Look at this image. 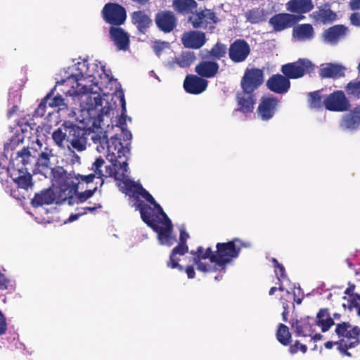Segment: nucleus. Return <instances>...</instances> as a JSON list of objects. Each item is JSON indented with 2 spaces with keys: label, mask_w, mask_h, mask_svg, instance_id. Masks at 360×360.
Here are the masks:
<instances>
[{
  "label": "nucleus",
  "mask_w": 360,
  "mask_h": 360,
  "mask_svg": "<svg viewBox=\"0 0 360 360\" xmlns=\"http://www.w3.org/2000/svg\"><path fill=\"white\" fill-rule=\"evenodd\" d=\"M100 143L107 145V152L111 165L105 166L106 176L113 177L115 180L122 181L127 176L128 170V157L129 149L122 146L121 141L115 137L110 140L103 136L99 137Z\"/></svg>",
  "instance_id": "f257e3e1"
},
{
  "label": "nucleus",
  "mask_w": 360,
  "mask_h": 360,
  "mask_svg": "<svg viewBox=\"0 0 360 360\" xmlns=\"http://www.w3.org/2000/svg\"><path fill=\"white\" fill-rule=\"evenodd\" d=\"M359 345H360V328L352 325L349 322L342 321L335 324L331 340L326 342L324 347L331 349L336 346L338 351L342 356L351 357L352 354L348 350Z\"/></svg>",
  "instance_id": "f03ea898"
},
{
  "label": "nucleus",
  "mask_w": 360,
  "mask_h": 360,
  "mask_svg": "<svg viewBox=\"0 0 360 360\" xmlns=\"http://www.w3.org/2000/svg\"><path fill=\"white\" fill-rule=\"evenodd\" d=\"M54 143L60 148L71 146L77 151L86 149V137L85 131L76 124H63L52 133Z\"/></svg>",
  "instance_id": "7ed1b4c3"
},
{
  "label": "nucleus",
  "mask_w": 360,
  "mask_h": 360,
  "mask_svg": "<svg viewBox=\"0 0 360 360\" xmlns=\"http://www.w3.org/2000/svg\"><path fill=\"white\" fill-rule=\"evenodd\" d=\"M53 180L56 186L54 190L55 203L61 205L68 202L69 205L73 204L74 195L77 193V183H72L73 176L68 173L63 167H56L51 169Z\"/></svg>",
  "instance_id": "20e7f679"
},
{
  "label": "nucleus",
  "mask_w": 360,
  "mask_h": 360,
  "mask_svg": "<svg viewBox=\"0 0 360 360\" xmlns=\"http://www.w3.org/2000/svg\"><path fill=\"white\" fill-rule=\"evenodd\" d=\"M248 247L249 243H245L238 238H233L226 243H218L216 245L217 250H212L211 262L224 269L227 264L239 256L242 248Z\"/></svg>",
  "instance_id": "39448f33"
},
{
  "label": "nucleus",
  "mask_w": 360,
  "mask_h": 360,
  "mask_svg": "<svg viewBox=\"0 0 360 360\" xmlns=\"http://www.w3.org/2000/svg\"><path fill=\"white\" fill-rule=\"evenodd\" d=\"M31 158H34V157L32 155L29 148L23 147L20 150L18 151L15 158L13 160V165L15 164V162H17V165H18L19 162L22 165V167L17 169L18 172L22 173V174L13 177V179L18 185V187L25 190H27L30 187L31 188L33 186L32 176L27 172V168L26 167L27 165L30 163Z\"/></svg>",
  "instance_id": "423d86ee"
},
{
  "label": "nucleus",
  "mask_w": 360,
  "mask_h": 360,
  "mask_svg": "<svg viewBox=\"0 0 360 360\" xmlns=\"http://www.w3.org/2000/svg\"><path fill=\"white\" fill-rule=\"evenodd\" d=\"M315 70V65L307 58H299L297 60L284 64L281 68V72L290 79H297L306 75H310Z\"/></svg>",
  "instance_id": "0eeeda50"
},
{
  "label": "nucleus",
  "mask_w": 360,
  "mask_h": 360,
  "mask_svg": "<svg viewBox=\"0 0 360 360\" xmlns=\"http://www.w3.org/2000/svg\"><path fill=\"white\" fill-rule=\"evenodd\" d=\"M220 21L217 14L211 9L205 8L191 15L188 22L195 29H203L212 32L215 29V25Z\"/></svg>",
  "instance_id": "6e6552de"
},
{
  "label": "nucleus",
  "mask_w": 360,
  "mask_h": 360,
  "mask_svg": "<svg viewBox=\"0 0 360 360\" xmlns=\"http://www.w3.org/2000/svg\"><path fill=\"white\" fill-rule=\"evenodd\" d=\"M101 15L105 22L114 27L123 25L127 16L126 9L124 6L117 3L112 2L105 4L101 11Z\"/></svg>",
  "instance_id": "1a4fd4ad"
},
{
  "label": "nucleus",
  "mask_w": 360,
  "mask_h": 360,
  "mask_svg": "<svg viewBox=\"0 0 360 360\" xmlns=\"http://www.w3.org/2000/svg\"><path fill=\"white\" fill-rule=\"evenodd\" d=\"M264 82V72L262 70L252 68H247L240 80L242 90L247 93H254Z\"/></svg>",
  "instance_id": "9d476101"
},
{
  "label": "nucleus",
  "mask_w": 360,
  "mask_h": 360,
  "mask_svg": "<svg viewBox=\"0 0 360 360\" xmlns=\"http://www.w3.org/2000/svg\"><path fill=\"white\" fill-rule=\"evenodd\" d=\"M304 18V15L280 13L273 15L269 19V23L273 27L274 31L278 32L294 27Z\"/></svg>",
  "instance_id": "9b49d317"
},
{
  "label": "nucleus",
  "mask_w": 360,
  "mask_h": 360,
  "mask_svg": "<svg viewBox=\"0 0 360 360\" xmlns=\"http://www.w3.org/2000/svg\"><path fill=\"white\" fill-rule=\"evenodd\" d=\"M251 53L248 41L243 39L234 40L228 49L229 59L233 63H241L247 60Z\"/></svg>",
  "instance_id": "f8f14e48"
},
{
  "label": "nucleus",
  "mask_w": 360,
  "mask_h": 360,
  "mask_svg": "<svg viewBox=\"0 0 360 360\" xmlns=\"http://www.w3.org/2000/svg\"><path fill=\"white\" fill-rule=\"evenodd\" d=\"M326 108L330 111L344 112L350 107L349 100L342 91H335L329 94L323 101Z\"/></svg>",
  "instance_id": "ddd939ff"
},
{
  "label": "nucleus",
  "mask_w": 360,
  "mask_h": 360,
  "mask_svg": "<svg viewBox=\"0 0 360 360\" xmlns=\"http://www.w3.org/2000/svg\"><path fill=\"white\" fill-rule=\"evenodd\" d=\"M160 214L164 220L163 223L165 226H160V221H159L150 228L153 229V230L158 234V239L160 240L161 244L171 246L176 241L175 238L172 236V221L165 212L164 213H161Z\"/></svg>",
  "instance_id": "4468645a"
},
{
  "label": "nucleus",
  "mask_w": 360,
  "mask_h": 360,
  "mask_svg": "<svg viewBox=\"0 0 360 360\" xmlns=\"http://www.w3.org/2000/svg\"><path fill=\"white\" fill-rule=\"evenodd\" d=\"M175 14L169 10L160 11L155 16V23L159 30L164 33L172 32L177 26Z\"/></svg>",
  "instance_id": "2eb2a0df"
},
{
  "label": "nucleus",
  "mask_w": 360,
  "mask_h": 360,
  "mask_svg": "<svg viewBox=\"0 0 360 360\" xmlns=\"http://www.w3.org/2000/svg\"><path fill=\"white\" fill-rule=\"evenodd\" d=\"M279 100L274 96H263L257 108L258 116L264 121L271 119L277 110Z\"/></svg>",
  "instance_id": "dca6fc26"
},
{
  "label": "nucleus",
  "mask_w": 360,
  "mask_h": 360,
  "mask_svg": "<svg viewBox=\"0 0 360 360\" xmlns=\"http://www.w3.org/2000/svg\"><path fill=\"white\" fill-rule=\"evenodd\" d=\"M291 326L297 336H311L316 331L314 319L310 316L292 320Z\"/></svg>",
  "instance_id": "f3484780"
},
{
  "label": "nucleus",
  "mask_w": 360,
  "mask_h": 360,
  "mask_svg": "<svg viewBox=\"0 0 360 360\" xmlns=\"http://www.w3.org/2000/svg\"><path fill=\"white\" fill-rule=\"evenodd\" d=\"M181 41L185 48L198 49L204 46L207 41V39L204 32L197 30H191L182 34Z\"/></svg>",
  "instance_id": "a211bd4d"
},
{
  "label": "nucleus",
  "mask_w": 360,
  "mask_h": 360,
  "mask_svg": "<svg viewBox=\"0 0 360 360\" xmlns=\"http://www.w3.org/2000/svg\"><path fill=\"white\" fill-rule=\"evenodd\" d=\"M183 86L186 92L198 95L206 90L208 81L198 75H188L184 81Z\"/></svg>",
  "instance_id": "6ab92c4d"
},
{
  "label": "nucleus",
  "mask_w": 360,
  "mask_h": 360,
  "mask_svg": "<svg viewBox=\"0 0 360 360\" xmlns=\"http://www.w3.org/2000/svg\"><path fill=\"white\" fill-rule=\"evenodd\" d=\"M267 88L272 92L278 94H286L290 88V81L283 74H275L266 81Z\"/></svg>",
  "instance_id": "aec40b11"
},
{
  "label": "nucleus",
  "mask_w": 360,
  "mask_h": 360,
  "mask_svg": "<svg viewBox=\"0 0 360 360\" xmlns=\"http://www.w3.org/2000/svg\"><path fill=\"white\" fill-rule=\"evenodd\" d=\"M191 254L193 255V263L196 265L197 269L202 272H210L213 270L212 266L205 262H202V259H209L211 262L212 248H207L204 250L201 246L198 247L196 251L192 250Z\"/></svg>",
  "instance_id": "412c9836"
},
{
  "label": "nucleus",
  "mask_w": 360,
  "mask_h": 360,
  "mask_svg": "<svg viewBox=\"0 0 360 360\" xmlns=\"http://www.w3.org/2000/svg\"><path fill=\"white\" fill-rule=\"evenodd\" d=\"M219 65L213 60H202L195 67V72L202 78H213L219 72Z\"/></svg>",
  "instance_id": "4be33fe9"
},
{
  "label": "nucleus",
  "mask_w": 360,
  "mask_h": 360,
  "mask_svg": "<svg viewBox=\"0 0 360 360\" xmlns=\"http://www.w3.org/2000/svg\"><path fill=\"white\" fill-rule=\"evenodd\" d=\"M255 100V94L254 93H247L243 90L241 92H238L236 95L237 110L245 115L252 112Z\"/></svg>",
  "instance_id": "5701e85b"
},
{
  "label": "nucleus",
  "mask_w": 360,
  "mask_h": 360,
  "mask_svg": "<svg viewBox=\"0 0 360 360\" xmlns=\"http://www.w3.org/2000/svg\"><path fill=\"white\" fill-rule=\"evenodd\" d=\"M109 34L111 39L119 50L126 51L129 47V36L124 29L120 26L110 27Z\"/></svg>",
  "instance_id": "b1692460"
},
{
  "label": "nucleus",
  "mask_w": 360,
  "mask_h": 360,
  "mask_svg": "<svg viewBox=\"0 0 360 360\" xmlns=\"http://www.w3.org/2000/svg\"><path fill=\"white\" fill-rule=\"evenodd\" d=\"M285 6L288 11L298 15H303L314 8L311 0H290Z\"/></svg>",
  "instance_id": "393cba45"
},
{
  "label": "nucleus",
  "mask_w": 360,
  "mask_h": 360,
  "mask_svg": "<svg viewBox=\"0 0 360 360\" xmlns=\"http://www.w3.org/2000/svg\"><path fill=\"white\" fill-rule=\"evenodd\" d=\"M131 22L139 32L145 34L152 25V20L144 11H134L131 14Z\"/></svg>",
  "instance_id": "a878e982"
},
{
  "label": "nucleus",
  "mask_w": 360,
  "mask_h": 360,
  "mask_svg": "<svg viewBox=\"0 0 360 360\" xmlns=\"http://www.w3.org/2000/svg\"><path fill=\"white\" fill-rule=\"evenodd\" d=\"M188 252V246L187 244L179 243L172 250L169 255V259L167 262V266L170 269H177L179 271H183L184 270V266L179 264V259L176 258V256L177 255L183 256Z\"/></svg>",
  "instance_id": "bb28decb"
},
{
  "label": "nucleus",
  "mask_w": 360,
  "mask_h": 360,
  "mask_svg": "<svg viewBox=\"0 0 360 360\" xmlns=\"http://www.w3.org/2000/svg\"><path fill=\"white\" fill-rule=\"evenodd\" d=\"M341 125L347 129L354 130L360 125V106L355 107L349 112L345 114L342 119Z\"/></svg>",
  "instance_id": "cd10ccee"
},
{
  "label": "nucleus",
  "mask_w": 360,
  "mask_h": 360,
  "mask_svg": "<svg viewBox=\"0 0 360 360\" xmlns=\"http://www.w3.org/2000/svg\"><path fill=\"white\" fill-rule=\"evenodd\" d=\"M56 200L54 190L51 188L42 190L40 193H35L31 201L34 207H38L44 205H51Z\"/></svg>",
  "instance_id": "c85d7f7f"
},
{
  "label": "nucleus",
  "mask_w": 360,
  "mask_h": 360,
  "mask_svg": "<svg viewBox=\"0 0 360 360\" xmlns=\"http://www.w3.org/2000/svg\"><path fill=\"white\" fill-rule=\"evenodd\" d=\"M136 208L140 211L141 217L144 223L148 226L152 227L159 221L157 219L158 216H155L154 212L157 211L154 207L152 208L150 205L145 204L143 202H139Z\"/></svg>",
  "instance_id": "c756f323"
},
{
  "label": "nucleus",
  "mask_w": 360,
  "mask_h": 360,
  "mask_svg": "<svg viewBox=\"0 0 360 360\" xmlns=\"http://www.w3.org/2000/svg\"><path fill=\"white\" fill-rule=\"evenodd\" d=\"M314 321L316 326L320 327L323 333L328 331L332 326H335L336 324L326 308L321 309L318 311Z\"/></svg>",
  "instance_id": "7c9ffc66"
},
{
  "label": "nucleus",
  "mask_w": 360,
  "mask_h": 360,
  "mask_svg": "<svg viewBox=\"0 0 360 360\" xmlns=\"http://www.w3.org/2000/svg\"><path fill=\"white\" fill-rule=\"evenodd\" d=\"M345 68L338 64L328 63L319 70L321 78H340L345 76Z\"/></svg>",
  "instance_id": "2f4dec72"
},
{
  "label": "nucleus",
  "mask_w": 360,
  "mask_h": 360,
  "mask_svg": "<svg viewBox=\"0 0 360 360\" xmlns=\"http://www.w3.org/2000/svg\"><path fill=\"white\" fill-rule=\"evenodd\" d=\"M198 6L195 0H173L172 7L174 10L179 14L187 15L193 13Z\"/></svg>",
  "instance_id": "473e14b6"
},
{
  "label": "nucleus",
  "mask_w": 360,
  "mask_h": 360,
  "mask_svg": "<svg viewBox=\"0 0 360 360\" xmlns=\"http://www.w3.org/2000/svg\"><path fill=\"white\" fill-rule=\"evenodd\" d=\"M347 28L342 25H338L328 28L325 32L326 39L330 42H337L345 36Z\"/></svg>",
  "instance_id": "72a5a7b5"
},
{
  "label": "nucleus",
  "mask_w": 360,
  "mask_h": 360,
  "mask_svg": "<svg viewBox=\"0 0 360 360\" xmlns=\"http://www.w3.org/2000/svg\"><path fill=\"white\" fill-rule=\"evenodd\" d=\"M314 28L311 24H301L293 30V35L300 40L311 39L314 36Z\"/></svg>",
  "instance_id": "f704fd0d"
},
{
  "label": "nucleus",
  "mask_w": 360,
  "mask_h": 360,
  "mask_svg": "<svg viewBox=\"0 0 360 360\" xmlns=\"http://www.w3.org/2000/svg\"><path fill=\"white\" fill-rule=\"evenodd\" d=\"M277 340L283 346H288L291 342V333L289 328L283 323H280L276 333Z\"/></svg>",
  "instance_id": "c9c22d12"
},
{
  "label": "nucleus",
  "mask_w": 360,
  "mask_h": 360,
  "mask_svg": "<svg viewBox=\"0 0 360 360\" xmlns=\"http://www.w3.org/2000/svg\"><path fill=\"white\" fill-rule=\"evenodd\" d=\"M195 54L192 51H183L178 57L175 58V63L180 68H188L195 60Z\"/></svg>",
  "instance_id": "e433bc0d"
},
{
  "label": "nucleus",
  "mask_w": 360,
  "mask_h": 360,
  "mask_svg": "<svg viewBox=\"0 0 360 360\" xmlns=\"http://www.w3.org/2000/svg\"><path fill=\"white\" fill-rule=\"evenodd\" d=\"M226 45L221 42H217L208 51V56L213 60H217L226 56L227 53Z\"/></svg>",
  "instance_id": "4c0bfd02"
},
{
  "label": "nucleus",
  "mask_w": 360,
  "mask_h": 360,
  "mask_svg": "<svg viewBox=\"0 0 360 360\" xmlns=\"http://www.w3.org/2000/svg\"><path fill=\"white\" fill-rule=\"evenodd\" d=\"M136 193L141 195L147 202L153 205L154 208L157 210L158 214L164 213V210L161 206L155 200L154 198L141 185L136 186Z\"/></svg>",
  "instance_id": "58836bf2"
},
{
  "label": "nucleus",
  "mask_w": 360,
  "mask_h": 360,
  "mask_svg": "<svg viewBox=\"0 0 360 360\" xmlns=\"http://www.w3.org/2000/svg\"><path fill=\"white\" fill-rule=\"evenodd\" d=\"M246 20L252 24H257L264 20V11L258 8L248 10L245 14Z\"/></svg>",
  "instance_id": "ea45409f"
},
{
  "label": "nucleus",
  "mask_w": 360,
  "mask_h": 360,
  "mask_svg": "<svg viewBox=\"0 0 360 360\" xmlns=\"http://www.w3.org/2000/svg\"><path fill=\"white\" fill-rule=\"evenodd\" d=\"M52 150L48 148H44V151L41 152L37 160V165L42 169L50 167V158L53 157Z\"/></svg>",
  "instance_id": "a19ab883"
},
{
  "label": "nucleus",
  "mask_w": 360,
  "mask_h": 360,
  "mask_svg": "<svg viewBox=\"0 0 360 360\" xmlns=\"http://www.w3.org/2000/svg\"><path fill=\"white\" fill-rule=\"evenodd\" d=\"M83 89L84 91H82V94L86 97V100L87 101L86 105H88V110H92L102 105L103 101L100 95L94 94V96L92 97L91 94H86L87 91V88L86 86H84Z\"/></svg>",
  "instance_id": "79ce46f5"
},
{
  "label": "nucleus",
  "mask_w": 360,
  "mask_h": 360,
  "mask_svg": "<svg viewBox=\"0 0 360 360\" xmlns=\"http://www.w3.org/2000/svg\"><path fill=\"white\" fill-rule=\"evenodd\" d=\"M308 98L310 108L319 109L322 107L324 100H323V96H321L320 91H315L309 93Z\"/></svg>",
  "instance_id": "37998d69"
},
{
  "label": "nucleus",
  "mask_w": 360,
  "mask_h": 360,
  "mask_svg": "<svg viewBox=\"0 0 360 360\" xmlns=\"http://www.w3.org/2000/svg\"><path fill=\"white\" fill-rule=\"evenodd\" d=\"M53 89L49 92L46 96L41 101L37 108L34 110L33 116L35 117H41L46 113V109L47 108V101L51 98L53 94Z\"/></svg>",
  "instance_id": "c03bdc74"
},
{
  "label": "nucleus",
  "mask_w": 360,
  "mask_h": 360,
  "mask_svg": "<svg viewBox=\"0 0 360 360\" xmlns=\"http://www.w3.org/2000/svg\"><path fill=\"white\" fill-rule=\"evenodd\" d=\"M73 179H71L72 183H77V189L79 188V184L81 182H85L86 184H89L94 181V179L96 177L95 174H89L88 175H82V174H75L74 172H70Z\"/></svg>",
  "instance_id": "a18cd8bd"
},
{
  "label": "nucleus",
  "mask_w": 360,
  "mask_h": 360,
  "mask_svg": "<svg viewBox=\"0 0 360 360\" xmlns=\"http://www.w3.org/2000/svg\"><path fill=\"white\" fill-rule=\"evenodd\" d=\"M346 91L348 95L360 98V81H352L349 82L346 86Z\"/></svg>",
  "instance_id": "49530a36"
},
{
  "label": "nucleus",
  "mask_w": 360,
  "mask_h": 360,
  "mask_svg": "<svg viewBox=\"0 0 360 360\" xmlns=\"http://www.w3.org/2000/svg\"><path fill=\"white\" fill-rule=\"evenodd\" d=\"M104 164L105 160L101 157H99L96 159L91 165V169L94 171L93 174H95L98 179H102L105 176L101 169ZM105 176H107L106 174Z\"/></svg>",
  "instance_id": "de8ad7c7"
},
{
  "label": "nucleus",
  "mask_w": 360,
  "mask_h": 360,
  "mask_svg": "<svg viewBox=\"0 0 360 360\" xmlns=\"http://www.w3.org/2000/svg\"><path fill=\"white\" fill-rule=\"evenodd\" d=\"M49 106L51 108L58 107L60 110L67 109L68 105L65 103L64 98L60 95L53 96L49 99Z\"/></svg>",
  "instance_id": "09e8293b"
},
{
  "label": "nucleus",
  "mask_w": 360,
  "mask_h": 360,
  "mask_svg": "<svg viewBox=\"0 0 360 360\" xmlns=\"http://www.w3.org/2000/svg\"><path fill=\"white\" fill-rule=\"evenodd\" d=\"M298 351H301L303 354H304L307 351V347L306 345L300 343L299 340H296L294 344L290 345L289 352L291 354H295L297 353Z\"/></svg>",
  "instance_id": "8fccbe9b"
},
{
  "label": "nucleus",
  "mask_w": 360,
  "mask_h": 360,
  "mask_svg": "<svg viewBox=\"0 0 360 360\" xmlns=\"http://www.w3.org/2000/svg\"><path fill=\"white\" fill-rule=\"evenodd\" d=\"M96 190L97 187L96 186L93 189L86 190L84 192L79 193L77 195L78 202H84L89 198H91Z\"/></svg>",
  "instance_id": "3c124183"
},
{
  "label": "nucleus",
  "mask_w": 360,
  "mask_h": 360,
  "mask_svg": "<svg viewBox=\"0 0 360 360\" xmlns=\"http://www.w3.org/2000/svg\"><path fill=\"white\" fill-rule=\"evenodd\" d=\"M335 14L330 10H321L319 17L323 22L330 21L333 19Z\"/></svg>",
  "instance_id": "603ef678"
},
{
  "label": "nucleus",
  "mask_w": 360,
  "mask_h": 360,
  "mask_svg": "<svg viewBox=\"0 0 360 360\" xmlns=\"http://www.w3.org/2000/svg\"><path fill=\"white\" fill-rule=\"evenodd\" d=\"M349 309L351 310L354 308L359 307L360 305V295L355 293L349 300Z\"/></svg>",
  "instance_id": "864d4df0"
},
{
  "label": "nucleus",
  "mask_w": 360,
  "mask_h": 360,
  "mask_svg": "<svg viewBox=\"0 0 360 360\" xmlns=\"http://www.w3.org/2000/svg\"><path fill=\"white\" fill-rule=\"evenodd\" d=\"M125 188L127 192L132 193L133 194L136 193L135 191L136 190V186H140L141 185L135 184V183L130 180H125L123 181Z\"/></svg>",
  "instance_id": "5fc2aeb1"
},
{
  "label": "nucleus",
  "mask_w": 360,
  "mask_h": 360,
  "mask_svg": "<svg viewBox=\"0 0 360 360\" xmlns=\"http://www.w3.org/2000/svg\"><path fill=\"white\" fill-rule=\"evenodd\" d=\"M7 330V323L4 314L0 310V335Z\"/></svg>",
  "instance_id": "6e6d98bb"
},
{
  "label": "nucleus",
  "mask_w": 360,
  "mask_h": 360,
  "mask_svg": "<svg viewBox=\"0 0 360 360\" xmlns=\"http://www.w3.org/2000/svg\"><path fill=\"white\" fill-rule=\"evenodd\" d=\"M275 271L279 281H281V278H284L286 276L285 268L281 264H278Z\"/></svg>",
  "instance_id": "4d7b16f0"
},
{
  "label": "nucleus",
  "mask_w": 360,
  "mask_h": 360,
  "mask_svg": "<svg viewBox=\"0 0 360 360\" xmlns=\"http://www.w3.org/2000/svg\"><path fill=\"white\" fill-rule=\"evenodd\" d=\"M10 281L0 272V290H6L9 285Z\"/></svg>",
  "instance_id": "13d9d810"
},
{
  "label": "nucleus",
  "mask_w": 360,
  "mask_h": 360,
  "mask_svg": "<svg viewBox=\"0 0 360 360\" xmlns=\"http://www.w3.org/2000/svg\"><path fill=\"white\" fill-rule=\"evenodd\" d=\"M350 20L352 25L360 26V13H353L350 16Z\"/></svg>",
  "instance_id": "bf43d9fd"
},
{
  "label": "nucleus",
  "mask_w": 360,
  "mask_h": 360,
  "mask_svg": "<svg viewBox=\"0 0 360 360\" xmlns=\"http://www.w3.org/2000/svg\"><path fill=\"white\" fill-rule=\"evenodd\" d=\"M189 238L188 233L184 229H181L180 230L179 234V242L181 243L186 244V240Z\"/></svg>",
  "instance_id": "052dcab7"
},
{
  "label": "nucleus",
  "mask_w": 360,
  "mask_h": 360,
  "mask_svg": "<svg viewBox=\"0 0 360 360\" xmlns=\"http://www.w3.org/2000/svg\"><path fill=\"white\" fill-rule=\"evenodd\" d=\"M185 271L188 278L192 279L195 278V272L193 266H187L185 269Z\"/></svg>",
  "instance_id": "680f3d73"
},
{
  "label": "nucleus",
  "mask_w": 360,
  "mask_h": 360,
  "mask_svg": "<svg viewBox=\"0 0 360 360\" xmlns=\"http://www.w3.org/2000/svg\"><path fill=\"white\" fill-rule=\"evenodd\" d=\"M86 212H79L77 214H72L70 215L69 218L68 219V221L72 222L75 220H77L80 216H82L83 214H85Z\"/></svg>",
  "instance_id": "e2e57ef3"
},
{
  "label": "nucleus",
  "mask_w": 360,
  "mask_h": 360,
  "mask_svg": "<svg viewBox=\"0 0 360 360\" xmlns=\"http://www.w3.org/2000/svg\"><path fill=\"white\" fill-rule=\"evenodd\" d=\"M352 10H360V0H352L350 2Z\"/></svg>",
  "instance_id": "0e129e2a"
},
{
  "label": "nucleus",
  "mask_w": 360,
  "mask_h": 360,
  "mask_svg": "<svg viewBox=\"0 0 360 360\" xmlns=\"http://www.w3.org/2000/svg\"><path fill=\"white\" fill-rule=\"evenodd\" d=\"M283 311L282 312V317H283V320L284 321H288V304H283Z\"/></svg>",
  "instance_id": "69168bd1"
},
{
  "label": "nucleus",
  "mask_w": 360,
  "mask_h": 360,
  "mask_svg": "<svg viewBox=\"0 0 360 360\" xmlns=\"http://www.w3.org/2000/svg\"><path fill=\"white\" fill-rule=\"evenodd\" d=\"M102 207V205L101 204H97L96 206L94 207H83L82 210H83V212H87V211H89V212H94L97 209H99V208H101Z\"/></svg>",
  "instance_id": "338daca9"
},
{
  "label": "nucleus",
  "mask_w": 360,
  "mask_h": 360,
  "mask_svg": "<svg viewBox=\"0 0 360 360\" xmlns=\"http://www.w3.org/2000/svg\"><path fill=\"white\" fill-rule=\"evenodd\" d=\"M355 286L353 285L352 286L348 287L345 291V294L349 295L350 297H352L355 293H353Z\"/></svg>",
  "instance_id": "774afa93"
}]
</instances>
